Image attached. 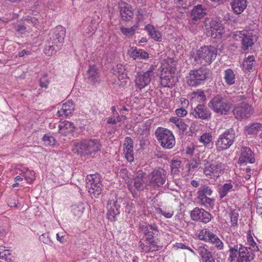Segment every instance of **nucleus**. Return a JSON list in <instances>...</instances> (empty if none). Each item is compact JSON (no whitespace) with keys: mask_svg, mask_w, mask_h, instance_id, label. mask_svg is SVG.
I'll return each mask as SVG.
<instances>
[{"mask_svg":"<svg viewBox=\"0 0 262 262\" xmlns=\"http://www.w3.org/2000/svg\"><path fill=\"white\" fill-rule=\"evenodd\" d=\"M229 214L231 226H236L237 225L238 217L239 216L238 211L235 209L231 210Z\"/></svg>","mask_w":262,"mask_h":262,"instance_id":"44","label":"nucleus"},{"mask_svg":"<svg viewBox=\"0 0 262 262\" xmlns=\"http://www.w3.org/2000/svg\"><path fill=\"white\" fill-rule=\"evenodd\" d=\"M39 86L41 88L47 89L48 85L50 83V81L48 78V75L47 74H44L39 80Z\"/></svg>","mask_w":262,"mask_h":262,"instance_id":"49","label":"nucleus"},{"mask_svg":"<svg viewBox=\"0 0 262 262\" xmlns=\"http://www.w3.org/2000/svg\"><path fill=\"white\" fill-rule=\"evenodd\" d=\"M140 229L145 237V242L140 241L139 247L141 252L149 253L159 250V246L156 237L159 234V229L156 224L147 223L140 226Z\"/></svg>","mask_w":262,"mask_h":262,"instance_id":"1","label":"nucleus"},{"mask_svg":"<svg viewBox=\"0 0 262 262\" xmlns=\"http://www.w3.org/2000/svg\"><path fill=\"white\" fill-rule=\"evenodd\" d=\"M156 210L159 213L161 214L163 216H164L166 218L169 219L172 217V216L173 215V211H168L166 212L164 210H163L161 208H158Z\"/></svg>","mask_w":262,"mask_h":262,"instance_id":"56","label":"nucleus"},{"mask_svg":"<svg viewBox=\"0 0 262 262\" xmlns=\"http://www.w3.org/2000/svg\"><path fill=\"white\" fill-rule=\"evenodd\" d=\"M161 84L163 87L171 88L173 85V80L170 73H162L161 75Z\"/></svg>","mask_w":262,"mask_h":262,"instance_id":"33","label":"nucleus"},{"mask_svg":"<svg viewBox=\"0 0 262 262\" xmlns=\"http://www.w3.org/2000/svg\"><path fill=\"white\" fill-rule=\"evenodd\" d=\"M196 250L200 256L201 262H218L213 253L208 249L206 245L199 247Z\"/></svg>","mask_w":262,"mask_h":262,"instance_id":"19","label":"nucleus"},{"mask_svg":"<svg viewBox=\"0 0 262 262\" xmlns=\"http://www.w3.org/2000/svg\"><path fill=\"white\" fill-rule=\"evenodd\" d=\"M60 132L63 134L71 133L75 130V126L73 123L69 121H65L63 123V125H59Z\"/></svg>","mask_w":262,"mask_h":262,"instance_id":"38","label":"nucleus"},{"mask_svg":"<svg viewBox=\"0 0 262 262\" xmlns=\"http://www.w3.org/2000/svg\"><path fill=\"white\" fill-rule=\"evenodd\" d=\"M75 109V105L72 101L68 100L63 103L62 107L58 110L57 115L59 117H67L71 115Z\"/></svg>","mask_w":262,"mask_h":262,"instance_id":"23","label":"nucleus"},{"mask_svg":"<svg viewBox=\"0 0 262 262\" xmlns=\"http://www.w3.org/2000/svg\"><path fill=\"white\" fill-rule=\"evenodd\" d=\"M60 49V48H57V47L55 46V44L51 43L50 41L47 40V43L45 45L44 52L47 55L51 56Z\"/></svg>","mask_w":262,"mask_h":262,"instance_id":"39","label":"nucleus"},{"mask_svg":"<svg viewBox=\"0 0 262 262\" xmlns=\"http://www.w3.org/2000/svg\"><path fill=\"white\" fill-rule=\"evenodd\" d=\"M190 215L192 221L205 224L209 222L212 218V215L208 211L198 207L194 208L190 212Z\"/></svg>","mask_w":262,"mask_h":262,"instance_id":"16","label":"nucleus"},{"mask_svg":"<svg viewBox=\"0 0 262 262\" xmlns=\"http://www.w3.org/2000/svg\"><path fill=\"white\" fill-rule=\"evenodd\" d=\"M254 44L253 37L249 34H246L245 36L242 38L241 42V50L243 52H247L252 49Z\"/></svg>","mask_w":262,"mask_h":262,"instance_id":"27","label":"nucleus"},{"mask_svg":"<svg viewBox=\"0 0 262 262\" xmlns=\"http://www.w3.org/2000/svg\"><path fill=\"white\" fill-rule=\"evenodd\" d=\"M233 113L236 119L242 120L249 118L253 114V110L251 105L243 102L234 107Z\"/></svg>","mask_w":262,"mask_h":262,"instance_id":"13","label":"nucleus"},{"mask_svg":"<svg viewBox=\"0 0 262 262\" xmlns=\"http://www.w3.org/2000/svg\"><path fill=\"white\" fill-rule=\"evenodd\" d=\"M202 205L206 207H212L214 205V200L206 197L203 201L201 202Z\"/></svg>","mask_w":262,"mask_h":262,"instance_id":"57","label":"nucleus"},{"mask_svg":"<svg viewBox=\"0 0 262 262\" xmlns=\"http://www.w3.org/2000/svg\"><path fill=\"white\" fill-rule=\"evenodd\" d=\"M200 160L193 159L190 160V162L188 164V167L189 171H193L196 169L199 164Z\"/></svg>","mask_w":262,"mask_h":262,"instance_id":"50","label":"nucleus"},{"mask_svg":"<svg viewBox=\"0 0 262 262\" xmlns=\"http://www.w3.org/2000/svg\"><path fill=\"white\" fill-rule=\"evenodd\" d=\"M84 204L83 203L79 202L72 206L71 211L73 214L77 217H80L82 215L84 210Z\"/></svg>","mask_w":262,"mask_h":262,"instance_id":"37","label":"nucleus"},{"mask_svg":"<svg viewBox=\"0 0 262 262\" xmlns=\"http://www.w3.org/2000/svg\"><path fill=\"white\" fill-rule=\"evenodd\" d=\"M98 23L96 22L95 19H92L89 25L84 29L85 35H91L93 34L97 29Z\"/></svg>","mask_w":262,"mask_h":262,"instance_id":"40","label":"nucleus"},{"mask_svg":"<svg viewBox=\"0 0 262 262\" xmlns=\"http://www.w3.org/2000/svg\"><path fill=\"white\" fill-rule=\"evenodd\" d=\"M130 57L134 59H146L148 58V53L143 49L133 47L131 49Z\"/></svg>","mask_w":262,"mask_h":262,"instance_id":"29","label":"nucleus"},{"mask_svg":"<svg viewBox=\"0 0 262 262\" xmlns=\"http://www.w3.org/2000/svg\"><path fill=\"white\" fill-rule=\"evenodd\" d=\"M137 27V26H134L130 28H127L122 27L120 28V30L121 32L125 36H128L129 35H132L135 34Z\"/></svg>","mask_w":262,"mask_h":262,"instance_id":"47","label":"nucleus"},{"mask_svg":"<svg viewBox=\"0 0 262 262\" xmlns=\"http://www.w3.org/2000/svg\"><path fill=\"white\" fill-rule=\"evenodd\" d=\"M25 179L28 183H32L35 178V172L34 171L28 170L25 175Z\"/></svg>","mask_w":262,"mask_h":262,"instance_id":"54","label":"nucleus"},{"mask_svg":"<svg viewBox=\"0 0 262 262\" xmlns=\"http://www.w3.org/2000/svg\"><path fill=\"white\" fill-rule=\"evenodd\" d=\"M124 153L125 158L128 162H132L134 161L133 152H124Z\"/></svg>","mask_w":262,"mask_h":262,"instance_id":"61","label":"nucleus"},{"mask_svg":"<svg viewBox=\"0 0 262 262\" xmlns=\"http://www.w3.org/2000/svg\"><path fill=\"white\" fill-rule=\"evenodd\" d=\"M244 130L247 135H256L262 130V124L258 122L249 124L244 127Z\"/></svg>","mask_w":262,"mask_h":262,"instance_id":"28","label":"nucleus"},{"mask_svg":"<svg viewBox=\"0 0 262 262\" xmlns=\"http://www.w3.org/2000/svg\"><path fill=\"white\" fill-rule=\"evenodd\" d=\"M145 30L150 37L156 41H161L162 40L161 33L158 30H156L154 26L147 25L145 27Z\"/></svg>","mask_w":262,"mask_h":262,"instance_id":"31","label":"nucleus"},{"mask_svg":"<svg viewBox=\"0 0 262 262\" xmlns=\"http://www.w3.org/2000/svg\"><path fill=\"white\" fill-rule=\"evenodd\" d=\"M212 134L209 133H205L200 137L199 139V141L202 143L204 145L207 146L211 141L212 140Z\"/></svg>","mask_w":262,"mask_h":262,"instance_id":"43","label":"nucleus"},{"mask_svg":"<svg viewBox=\"0 0 262 262\" xmlns=\"http://www.w3.org/2000/svg\"><path fill=\"white\" fill-rule=\"evenodd\" d=\"M204 26L207 33L212 38L221 39L225 33V27L219 19L206 17Z\"/></svg>","mask_w":262,"mask_h":262,"instance_id":"7","label":"nucleus"},{"mask_svg":"<svg viewBox=\"0 0 262 262\" xmlns=\"http://www.w3.org/2000/svg\"><path fill=\"white\" fill-rule=\"evenodd\" d=\"M181 162L179 160H172L171 161V172L172 174H177L179 172V168Z\"/></svg>","mask_w":262,"mask_h":262,"instance_id":"45","label":"nucleus"},{"mask_svg":"<svg viewBox=\"0 0 262 262\" xmlns=\"http://www.w3.org/2000/svg\"><path fill=\"white\" fill-rule=\"evenodd\" d=\"M85 76V78L88 80V81L92 84L99 83L100 81L98 70L95 66L89 67Z\"/></svg>","mask_w":262,"mask_h":262,"instance_id":"21","label":"nucleus"},{"mask_svg":"<svg viewBox=\"0 0 262 262\" xmlns=\"http://www.w3.org/2000/svg\"><path fill=\"white\" fill-rule=\"evenodd\" d=\"M199 189H200L202 191H203V193H204L207 195L210 196L212 194V190H211V188L207 186V185H203Z\"/></svg>","mask_w":262,"mask_h":262,"instance_id":"58","label":"nucleus"},{"mask_svg":"<svg viewBox=\"0 0 262 262\" xmlns=\"http://www.w3.org/2000/svg\"><path fill=\"white\" fill-rule=\"evenodd\" d=\"M246 34L243 31L236 32L232 35V38L234 40L237 41H242V38L245 36Z\"/></svg>","mask_w":262,"mask_h":262,"instance_id":"55","label":"nucleus"},{"mask_svg":"<svg viewBox=\"0 0 262 262\" xmlns=\"http://www.w3.org/2000/svg\"><path fill=\"white\" fill-rule=\"evenodd\" d=\"M248 242L249 243L250 246H251L249 249H250L251 251H258L259 250L256 243L254 241L251 235H249L248 237Z\"/></svg>","mask_w":262,"mask_h":262,"instance_id":"52","label":"nucleus"},{"mask_svg":"<svg viewBox=\"0 0 262 262\" xmlns=\"http://www.w3.org/2000/svg\"><path fill=\"white\" fill-rule=\"evenodd\" d=\"M255 59L253 55L248 56L246 58L243 64V69L245 72H253L255 68Z\"/></svg>","mask_w":262,"mask_h":262,"instance_id":"30","label":"nucleus"},{"mask_svg":"<svg viewBox=\"0 0 262 262\" xmlns=\"http://www.w3.org/2000/svg\"><path fill=\"white\" fill-rule=\"evenodd\" d=\"M14 29L17 32L21 34L25 33L27 29L23 21L20 24H15L14 25Z\"/></svg>","mask_w":262,"mask_h":262,"instance_id":"53","label":"nucleus"},{"mask_svg":"<svg viewBox=\"0 0 262 262\" xmlns=\"http://www.w3.org/2000/svg\"><path fill=\"white\" fill-rule=\"evenodd\" d=\"M234 13L241 14L247 7V0H233L230 3Z\"/></svg>","mask_w":262,"mask_h":262,"instance_id":"26","label":"nucleus"},{"mask_svg":"<svg viewBox=\"0 0 262 262\" xmlns=\"http://www.w3.org/2000/svg\"><path fill=\"white\" fill-rule=\"evenodd\" d=\"M241 155L238 160V163L253 164L255 162V155L250 147L243 146L241 148Z\"/></svg>","mask_w":262,"mask_h":262,"instance_id":"18","label":"nucleus"},{"mask_svg":"<svg viewBox=\"0 0 262 262\" xmlns=\"http://www.w3.org/2000/svg\"><path fill=\"white\" fill-rule=\"evenodd\" d=\"M199 237L201 240L204 241L206 242H210L214 244L217 239L218 236L213 233L211 231L207 229H204L202 230L199 233Z\"/></svg>","mask_w":262,"mask_h":262,"instance_id":"24","label":"nucleus"},{"mask_svg":"<svg viewBox=\"0 0 262 262\" xmlns=\"http://www.w3.org/2000/svg\"><path fill=\"white\" fill-rule=\"evenodd\" d=\"M211 76L210 70L204 67L191 70L187 77V83L191 86L195 87L203 84Z\"/></svg>","mask_w":262,"mask_h":262,"instance_id":"5","label":"nucleus"},{"mask_svg":"<svg viewBox=\"0 0 262 262\" xmlns=\"http://www.w3.org/2000/svg\"><path fill=\"white\" fill-rule=\"evenodd\" d=\"M120 12L123 20H129L133 17V12L132 10L131 7H129L128 6L121 7Z\"/></svg>","mask_w":262,"mask_h":262,"instance_id":"36","label":"nucleus"},{"mask_svg":"<svg viewBox=\"0 0 262 262\" xmlns=\"http://www.w3.org/2000/svg\"><path fill=\"white\" fill-rule=\"evenodd\" d=\"M206 14V9L200 4L195 6L191 10L190 15L193 21L202 18Z\"/></svg>","mask_w":262,"mask_h":262,"instance_id":"25","label":"nucleus"},{"mask_svg":"<svg viewBox=\"0 0 262 262\" xmlns=\"http://www.w3.org/2000/svg\"><path fill=\"white\" fill-rule=\"evenodd\" d=\"M195 118L208 120L211 117V114L209 109L203 104H198L192 112Z\"/></svg>","mask_w":262,"mask_h":262,"instance_id":"20","label":"nucleus"},{"mask_svg":"<svg viewBox=\"0 0 262 262\" xmlns=\"http://www.w3.org/2000/svg\"><path fill=\"white\" fill-rule=\"evenodd\" d=\"M153 76L154 72L151 68L146 72H138L135 79L136 86L140 90L144 88L150 83Z\"/></svg>","mask_w":262,"mask_h":262,"instance_id":"14","label":"nucleus"},{"mask_svg":"<svg viewBox=\"0 0 262 262\" xmlns=\"http://www.w3.org/2000/svg\"><path fill=\"white\" fill-rule=\"evenodd\" d=\"M227 243L229 248V258L230 259L231 261L234 260L237 257V253L239 252V251H242L243 248L246 247L242 244L238 243L234 237H230L229 239L227 240Z\"/></svg>","mask_w":262,"mask_h":262,"instance_id":"17","label":"nucleus"},{"mask_svg":"<svg viewBox=\"0 0 262 262\" xmlns=\"http://www.w3.org/2000/svg\"><path fill=\"white\" fill-rule=\"evenodd\" d=\"M175 112H176V115L178 117H184L187 114V111L185 109H184V108H180L176 109L175 111Z\"/></svg>","mask_w":262,"mask_h":262,"instance_id":"59","label":"nucleus"},{"mask_svg":"<svg viewBox=\"0 0 262 262\" xmlns=\"http://www.w3.org/2000/svg\"><path fill=\"white\" fill-rule=\"evenodd\" d=\"M113 70L114 74L118 77L119 80H122L127 77L126 69L122 64H118Z\"/></svg>","mask_w":262,"mask_h":262,"instance_id":"34","label":"nucleus"},{"mask_svg":"<svg viewBox=\"0 0 262 262\" xmlns=\"http://www.w3.org/2000/svg\"><path fill=\"white\" fill-rule=\"evenodd\" d=\"M43 141L45 144L47 146H54L56 143L55 138L53 136L48 135H44L43 137Z\"/></svg>","mask_w":262,"mask_h":262,"instance_id":"48","label":"nucleus"},{"mask_svg":"<svg viewBox=\"0 0 262 262\" xmlns=\"http://www.w3.org/2000/svg\"><path fill=\"white\" fill-rule=\"evenodd\" d=\"M155 135L162 147L171 149L174 146L175 138L169 130L158 127L155 131Z\"/></svg>","mask_w":262,"mask_h":262,"instance_id":"9","label":"nucleus"},{"mask_svg":"<svg viewBox=\"0 0 262 262\" xmlns=\"http://www.w3.org/2000/svg\"><path fill=\"white\" fill-rule=\"evenodd\" d=\"M101 180L100 174L97 173L87 176L86 186L89 192L95 198H98L102 193L103 185Z\"/></svg>","mask_w":262,"mask_h":262,"instance_id":"10","label":"nucleus"},{"mask_svg":"<svg viewBox=\"0 0 262 262\" xmlns=\"http://www.w3.org/2000/svg\"><path fill=\"white\" fill-rule=\"evenodd\" d=\"M215 247L218 250H222L224 248V244L219 238L214 244Z\"/></svg>","mask_w":262,"mask_h":262,"instance_id":"62","label":"nucleus"},{"mask_svg":"<svg viewBox=\"0 0 262 262\" xmlns=\"http://www.w3.org/2000/svg\"><path fill=\"white\" fill-rule=\"evenodd\" d=\"M201 167L203 170L204 174L207 177L214 179L219 178L225 170V165L216 159L211 161L202 160Z\"/></svg>","mask_w":262,"mask_h":262,"instance_id":"3","label":"nucleus"},{"mask_svg":"<svg viewBox=\"0 0 262 262\" xmlns=\"http://www.w3.org/2000/svg\"><path fill=\"white\" fill-rule=\"evenodd\" d=\"M233 185L231 183H225L219 189L220 198L223 199L227 195L228 193L233 188Z\"/></svg>","mask_w":262,"mask_h":262,"instance_id":"41","label":"nucleus"},{"mask_svg":"<svg viewBox=\"0 0 262 262\" xmlns=\"http://www.w3.org/2000/svg\"><path fill=\"white\" fill-rule=\"evenodd\" d=\"M101 147V144L98 139H82L74 143L73 151L81 156L90 155L100 151Z\"/></svg>","mask_w":262,"mask_h":262,"instance_id":"2","label":"nucleus"},{"mask_svg":"<svg viewBox=\"0 0 262 262\" xmlns=\"http://www.w3.org/2000/svg\"><path fill=\"white\" fill-rule=\"evenodd\" d=\"M122 202L121 198L116 197L114 200L109 201L107 203V219L112 221H115L116 216L120 212V205Z\"/></svg>","mask_w":262,"mask_h":262,"instance_id":"15","label":"nucleus"},{"mask_svg":"<svg viewBox=\"0 0 262 262\" xmlns=\"http://www.w3.org/2000/svg\"><path fill=\"white\" fill-rule=\"evenodd\" d=\"M217 49L212 46H204L197 50L194 57L197 63L203 66L210 64L216 58Z\"/></svg>","mask_w":262,"mask_h":262,"instance_id":"6","label":"nucleus"},{"mask_svg":"<svg viewBox=\"0 0 262 262\" xmlns=\"http://www.w3.org/2000/svg\"><path fill=\"white\" fill-rule=\"evenodd\" d=\"M145 175V172L142 170H139L137 172L136 177L134 178V186L138 190L142 189V188L143 187L144 183L143 178Z\"/></svg>","mask_w":262,"mask_h":262,"instance_id":"32","label":"nucleus"},{"mask_svg":"<svg viewBox=\"0 0 262 262\" xmlns=\"http://www.w3.org/2000/svg\"><path fill=\"white\" fill-rule=\"evenodd\" d=\"M195 149V147L193 145L191 144L190 146H188L186 149V155L191 156L194 154V150Z\"/></svg>","mask_w":262,"mask_h":262,"instance_id":"60","label":"nucleus"},{"mask_svg":"<svg viewBox=\"0 0 262 262\" xmlns=\"http://www.w3.org/2000/svg\"><path fill=\"white\" fill-rule=\"evenodd\" d=\"M148 179L150 186L162 187L167 179V172L162 168L154 169L148 174Z\"/></svg>","mask_w":262,"mask_h":262,"instance_id":"11","label":"nucleus"},{"mask_svg":"<svg viewBox=\"0 0 262 262\" xmlns=\"http://www.w3.org/2000/svg\"><path fill=\"white\" fill-rule=\"evenodd\" d=\"M206 197H207V195L203 193V191L199 189L198 192V199L200 200V202L203 201Z\"/></svg>","mask_w":262,"mask_h":262,"instance_id":"64","label":"nucleus"},{"mask_svg":"<svg viewBox=\"0 0 262 262\" xmlns=\"http://www.w3.org/2000/svg\"><path fill=\"white\" fill-rule=\"evenodd\" d=\"M124 146H125L124 152H133V141L130 137L125 138Z\"/></svg>","mask_w":262,"mask_h":262,"instance_id":"46","label":"nucleus"},{"mask_svg":"<svg viewBox=\"0 0 262 262\" xmlns=\"http://www.w3.org/2000/svg\"><path fill=\"white\" fill-rule=\"evenodd\" d=\"M39 240L46 244L50 245L51 243H52L49 233H45L39 236Z\"/></svg>","mask_w":262,"mask_h":262,"instance_id":"51","label":"nucleus"},{"mask_svg":"<svg viewBox=\"0 0 262 262\" xmlns=\"http://www.w3.org/2000/svg\"><path fill=\"white\" fill-rule=\"evenodd\" d=\"M235 138L234 129L233 128L226 129L219 136L216 141V150L220 152L228 149L233 144Z\"/></svg>","mask_w":262,"mask_h":262,"instance_id":"8","label":"nucleus"},{"mask_svg":"<svg viewBox=\"0 0 262 262\" xmlns=\"http://www.w3.org/2000/svg\"><path fill=\"white\" fill-rule=\"evenodd\" d=\"M66 34V30L61 26H58L52 30L49 33L48 40L55 44L57 48H60L62 46Z\"/></svg>","mask_w":262,"mask_h":262,"instance_id":"12","label":"nucleus"},{"mask_svg":"<svg viewBox=\"0 0 262 262\" xmlns=\"http://www.w3.org/2000/svg\"><path fill=\"white\" fill-rule=\"evenodd\" d=\"M224 79L226 83L231 85L235 82V74L231 69H227L225 71Z\"/></svg>","mask_w":262,"mask_h":262,"instance_id":"35","label":"nucleus"},{"mask_svg":"<svg viewBox=\"0 0 262 262\" xmlns=\"http://www.w3.org/2000/svg\"><path fill=\"white\" fill-rule=\"evenodd\" d=\"M208 107L214 113L222 115L229 114L232 103L221 95H216L208 103Z\"/></svg>","mask_w":262,"mask_h":262,"instance_id":"4","label":"nucleus"},{"mask_svg":"<svg viewBox=\"0 0 262 262\" xmlns=\"http://www.w3.org/2000/svg\"><path fill=\"white\" fill-rule=\"evenodd\" d=\"M177 126L183 132H184L187 129L188 125L186 123H185V122L182 119L181 122H180V123Z\"/></svg>","mask_w":262,"mask_h":262,"instance_id":"63","label":"nucleus"},{"mask_svg":"<svg viewBox=\"0 0 262 262\" xmlns=\"http://www.w3.org/2000/svg\"><path fill=\"white\" fill-rule=\"evenodd\" d=\"M254 254L251 251L249 250L247 247L243 248L242 251L237 253L236 259L237 262H251L254 257Z\"/></svg>","mask_w":262,"mask_h":262,"instance_id":"22","label":"nucleus"},{"mask_svg":"<svg viewBox=\"0 0 262 262\" xmlns=\"http://www.w3.org/2000/svg\"><path fill=\"white\" fill-rule=\"evenodd\" d=\"M23 22L27 29L30 28L32 26H35L37 25L38 20L36 17L27 16L24 18V19H23Z\"/></svg>","mask_w":262,"mask_h":262,"instance_id":"42","label":"nucleus"}]
</instances>
